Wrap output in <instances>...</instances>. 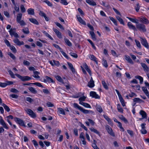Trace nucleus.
I'll list each match as a JSON object with an SVG mask.
<instances>
[{
  "label": "nucleus",
  "instance_id": "1",
  "mask_svg": "<svg viewBox=\"0 0 149 149\" xmlns=\"http://www.w3.org/2000/svg\"><path fill=\"white\" fill-rule=\"evenodd\" d=\"M22 17V14L20 13L18 14L17 16L16 21L21 26H23L25 25L26 24L23 20H21Z\"/></svg>",
  "mask_w": 149,
  "mask_h": 149
},
{
  "label": "nucleus",
  "instance_id": "2",
  "mask_svg": "<svg viewBox=\"0 0 149 149\" xmlns=\"http://www.w3.org/2000/svg\"><path fill=\"white\" fill-rule=\"evenodd\" d=\"M136 28L140 31L143 32H146V31L145 25L142 24H136Z\"/></svg>",
  "mask_w": 149,
  "mask_h": 149
},
{
  "label": "nucleus",
  "instance_id": "3",
  "mask_svg": "<svg viewBox=\"0 0 149 149\" xmlns=\"http://www.w3.org/2000/svg\"><path fill=\"white\" fill-rule=\"evenodd\" d=\"M15 75L22 81H28L31 79V78L28 76H22L20 74H16Z\"/></svg>",
  "mask_w": 149,
  "mask_h": 149
},
{
  "label": "nucleus",
  "instance_id": "4",
  "mask_svg": "<svg viewBox=\"0 0 149 149\" xmlns=\"http://www.w3.org/2000/svg\"><path fill=\"white\" fill-rule=\"evenodd\" d=\"M15 121L20 126L26 127L24 121L19 118L16 117L14 118Z\"/></svg>",
  "mask_w": 149,
  "mask_h": 149
},
{
  "label": "nucleus",
  "instance_id": "5",
  "mask_svg": "<svg viewBox=\"0 0 149 149\" xmlns=\"http://www.w3.org/2000/svg\"><path fill=\"white\" fill-rule=\"evenodd\" d=\"M138 19L139 20L140 22L146 25L148 24L149 23L148 20L145 17H138Z\"/></svg>",
  "mask_w": 149,
  "mask_h": 149
},
{
  "label": "nucleus",
  "instance_id": "6",
  "mask_svg": "<svg viewBox=\"0 0 149 149\" xmlns=\"http://www.w3.org/2000/svg\"><path fill=\"white\" fill-rule=\"evenodd\" d=\"M141 41V44L145 47L148 49L149 48V45L146 40L145 38H143L142 37H140Z\"/></svg>",
  "mask_w": 149,
  "mask_h": 149
},
{
  "label": "nucleus",
  "instance_id": "7",
  "mask_svg": "<svg viewBox=\"0 0 149 149\" xmlns=\"http://www.w3.org/2000/svg\"><path fill=\"white\" fill-rule=\"evenodd\" d=\"M26 111L32 118H35L36 117V114L30 109H28Z\"/></svg>",
  "mask_w": 149,
  "mask_h": 149
},
{
  "label": "nucleus",
  "instance_id": "8",
  "mask_svg": "<svg viewBox=\"0 0 149 149\" xmlns=\"http://www.w3.org/2000/svg\"><path fill=\"white\" fill-rule=\"evenodd\" d=\"M90 96L95 99H99L100 98V96L97 94L94 91H91L90 93Z\"/></svg>",
  "mask_w": 149,
  "mask_h": 149
},
{
  "label": "nucleus",
  "instance_id": "9",
  "mask_svg": "<svg viewBox=\"0 0 149 149\" xmlns=\"http://www.w3.org/2000/svg\"><path fill=\"white\" fill-rule=\"evenodd\" d=\"M106 128L107 132L109 134L113 136H115V134L113 132L112 129L109 126L107 125L106 127Z\"/></svg>",
  "mask_w": 149,
  "mask_h": 149
},
{
  "label": "nucleus",
  "instance_id": "10",
  "mask_svg": "<svg viewBox=\"0 0 149 149\" xmlns=\"http://www.w3.org/2000/svg\"><path fill=\"white\" fill-rule=\"evenodd\" d=\"M0 123L3 126V127L6 129H8V127L7 126L6 123L4 121L2 118L0 116Z\"/></svg>",
  "mask_w": 149,
  "mask_h": 149
},
{
  "label": "nucleus",
  "instance_id": "11",
  "mask_svg": "<svg viewBox=\"0 0 149 149\" xmlns=\"http://www.w3.org/2000/svg\"><path fill=\"white\" fill-rule=\"evenodd\" d=\"M13 42L18 46H20L24 45V43L23 41H20L17 38H16L13 40Z\"/></svg>",
  "mask_w": 149,
  "mask_h": 149
},
{
  "label": "nucleus",
  "instance_id": "12",
  "mask_svg": "<svg viewBox=\"0 0 149 149\" xmlns=\"http://www.w3.org/2000/svg\"><path fill=\"white\" fill-rule=\"evenodd\" d=\"M141 66L143 67L144 71L146 72H149V68L144 63H141Z\"/></svg>",
  "mask_w": 149,
  "mask_h": 149
},
{
  "label": "nucleus",
  "instance_id": "13",
  "mask_svg": "<svg viewBox=\"0 0 149 149\" xmlns=\"http://www.w3.org/2000/svg\"><path fill=\"white\" fill-rule=\"evenodd\" d=\"M127 25L130 29H132L134 31H136L135 26L133 25L130 22H128L127 23Z\"/></svg>",
  "mask_w": 149,
  "mask_h": 149
},
{
  "label": "nucleus",
  "instance_id": "14",
  "mask_svg": "<svg viewBox=\"0 0 149 149\" xmlns=\"http://www.w3.org/2000/svg\"><path fill=\"white\" fill-rule=\"evenodd\" d=\"M53 30L55 32L58 38H62L61 33L58 30L56 29L53 28Z\"/></svg>",
  "mask_w": 149,
  "mask_h": 149
},
{
  "label": "nucleus",
  "instance_id": "15",
  "mask_svg": "<svg viewBox=\"0 0 149 149\" xmlns=\"http://www.w3.org/2000/svg\"><path fill=\"white\" fill-rule=\"evenodd\" d=\"M88 57L91 60L94 61L97 64H98L97 58L94 55L90 54L88 56Z\"/></svg>",
  "mask_w": 149,
  "mask_h": 149
},
{
  "label": "nucleus",
  "instance_id": "16",
  "mask_svg": "<svg viewBox=\"0 0 149 149\" xmlns=\"http://www.w3.org/2000/svg\"><path fill=\"white\" fill-rule=\"evenodd\" d=\"M94 81L91 77L90 81L88 82L87 86L89 87L92 88L94 86Z\"/></svg>",
  "mask_w": 149,
  "mask_h": 149
},
{
  "label": "nucleus",
  "instance_id": "17",
  "mask_svg": "<svg viewBox=\"0 0 149 149\" xmlns=\"http://www.w3.org/2000/svg\"><path fill=\"white\" fill-rule=\"evenodd\" d=\"M77 17L78 21L80 23L83 25H86V23L80 17V16L79 15H77Z\"/></svg>",
  "mask_w": 149,
  "mask_h": 149
},
{
  "label": "nucleus",
  "instance_id": "18",
  "mask_svg": "<svg viewBox=\"0 0 149 149\" xmlns=\"http://www.w3.org/2000/svg\"><path fill=\"white\" fill-rule=\"evenodd\" d=\"M125 60L127 61L129 63L132 64H133L134 62L130 58L129 56L126 55L125 56Z\"/></svg>",
  "mask_w": 149,
  "mask_h": 149
},
{
  "label": "nucleus",
  "instance_id": "19",
  "mask_svg": "<svg viewBox=\"0 0 149 149\" xmlns=\"http://www.w3.org/2000/svg\"><path fill=\"white\" fill-rule=\"evenodd\" d=\"M86 2L90 5L94 6L96 5V3L92 0H86Z\"/></svg>",
  "mask_w": 149,
  "mask_h": 149
},
{
  "label": "nucleus",
  "instance_id": "20",
  "mask_svg": "<svg viewBox=\"0 0 149 149\" xmlns=\"http://www.w3.org/2000/svg\"><path fill=\"white\" fill-rule=\"evenodd\" d=\"M29 20L31 23L34 24H36L37 25H38L39 24L38 22L35 19L29 18Z\"/></svg>",
  "mask_w": 149,
  "mask_h": 149
},
{
  "label": "nucleus",
  "instance_id": "21",
  "mask_svg": "<svg viewBox=\"0 0 149 149\" xmlns=\"http://www.w3.org/2000/svg\"><path fill=\"white\" fill-rule=\"evenodd\" d=\"M29 91L32 93L35 94L37 93V91L35 88L32 87H30L28 88Z\"/></svg>",
  "mask_w": 149,
  "mask_h": 149
},
{
  "label": "nucleus",
  "instance_id": "22",
  "mask_svg": "<svg viewBox=\"0 0 149 149\" xmlns=\"http://www.w3.org/2000/svg\"><path fill=\"white\" fill-rule=\"evenodd\" d=\"M140 114L142 116V118H147V114L144 111L141 110L140 111Z\"/></svg>",
  "mask_w": 149,
  "mask_h": 149
},
{
  "label": "nucleus",
  "instance_id": "23",
  "mask_svg": "<svg viewBox=\"0 0 149 149\" xmlns=\"http://www.w3.org/2000/svg\"><path fill=\"white\" fill-rule=\"evenodd\" d=\"M34 75L33 76L36 79H39L40 78V76L38 75V74H40V73L37 71H33Z\"/></svg>",
  "mask_w": 149,
  "mask_h": 149
},
{
  "label": "nucleus",
  "instance_id": "24",
  "mask_svg": "<svg viewBox=\"0 0 149 149\" xmlns=\"http://www.w3.org/2000/svg\"><path fill=\"white\" fill-rule=\"evenodd\" d=\"M83 67L86 69L88 72L90 74L91 73V71L89 68L87 64L85 63L83 64Z\"/></svg>",
  "mask_w": 149,
  "mask_h": 149
},
{
  "label": "nucleus",
  "instance_id": "25",
  "mask_svg": "<svg viewBox=\"0 0 149 149\" xmlns=\"http://www.w3.org/2000/svg\"><path fill=\"white\" fill-rule=\"evenodd\" d=\"M27 12L28 14L33 15L34 14V9L30 8L28 9Z\"/></svg>",
  "mask_w": 149,
  "mask_h": 149
},
{
  "label": "nucleus",
  "instance_id": "26",
  "mask_svg": "<svg viewBox=\"0 0 149 149\" xmlns=\"http://www.w3.org/2000/svg\"><path fill=\"white\" fill-rule=\"evenodd\" d=\"M116 17L117 20L120 22V24H122L124 25H125L123 19L120 18V17L118 16H116Z\"/></svg>",
  "mask_w": 149,
  "mask_h": 149
},
{
  "label": "nucleus",
  "instance_id": "27",
  "mask_svg": "<svg viewBox=\"0 0 149 149\" xmlns=\"http://www.w3.org/2000/svg\"><path fill=\"white\" fill-rule=\"evenodd\" d=\"M67 63L68 66H69V68H70L72 71L73 72H75V70L73 68L72 64L71 63L68 62Z\"/></svg>",
  "mask_w": 149,
  "mask_h": 149
},
{
  "label": "nucleus",
  "instance_id": "28",
  "mask_svg": "<svg viewBox=\"0 0 149 149\" xmlns=\"http://www.w3.org/2000/svg\"><path fill=\"white\" fill-rule=\"evenodd\" d=\"M58 112L59 113L63 115H65V113L64 110L62 108H58Z\"/></svg>",
  "mask_w": 149,
  "mask_h": 149
},
{
  "label": "nucleus",
  "instance_id": "29",
  "mask_svg": "<svg viewBox=\"0 0 149 149\" xmlns=\"http://www.w3.org/2000/svg\"><path fill=\"white\" fill-rule=\"evenodd\" d=\"M127 18H128L130 21L132 22L136 23V24L138 23V20L137 19H133L128 17H127Z\"/></svg>",
  "mask_w": 149,
  "mask_h": 149
},
{
  "label": "nucleus",
  "instance_id": "30",
  "mask_svg": "<svg viewBox=\"0 0 149 149\" xmlns=\"http://www.w3.org/2000/svg\"><path fill=\"white\" fill-rule=\"evenodd\" d=\"M16 29H11L9 31L10 35L12 36L14 33L16 32Z\"/></svg>",
  "mask_w": 149,
  "mask_h": 149
},
{
  "label": "nucleus",
  "instance_id": "31",
  "mask_svg": "<svg viewBox=\"0 0 149 149\" xmlns=\"http://www.w3.org/2000/svg\"><path fill=\"white\" fill-rule=\"evenodd\" d=\"M90 130L93 132L99 135L100 136V133L99 132H98L97 130L94 128L93 127L90 128H89Z\"/></svg>",
  "mask_w": 149,
  "mask_h": 149
},
{
  "label": "nucleus",
  "instance_id": "32",
  "mask_svg": "<svg viewBox=\"0 0 149 149\" xmlns=\"http://www.w3.org/2000/svg\"><path fill=\"white\" fill-rule=\"evenodd\" d=\"M135 78L139 79L140 81V83L142 84L143 83V78L139 75H137L135 76Z\"/></svg>",
  "mask_w": 149,
  "mask_h": 149
},
{
  "label": "nucleus",
  "instance_id": "33",
  "mask_svg": "<svg viewBox=\"0 0 149 149\" xmlns=\"http://www.w3.org/2000/svg\"><path fill=\"white\" fill-rule=\"evenodd\" d=\"M1 105L4 107L5 109L8 112L10 111V109L5 104L3 103L1 104Z\"/></svg>",
  "mask_w": 149,
  "mask_h": 149
},
{
  "label": "nucleus",
  "instance_id": "34",
  "mask_svg": "<svg viewBox=\"0 0 149 149\" xmlns=\"http://www.w3.org/2000/svg\"><path fill=\"white\" fill-rule=\"evenodd\" d=\"M96 109L100 113H101L103 111V109L99 105H96Z\"/></svg>",
  "mask_w": 149,
  "mask_h": 149
},
{
  "label": "nucleus",
  "instance_id": "35",
  "mask_svg": "<svg viewBox=\"0 0 149 149\" xmlns=\"http://www.w3.org/2000/svg\"><path fill=\"white\" fill-rule=\"evenodd\" d=\"M90 33L92 39L94 40H96V38H95V34L93 31H90Z\"/></svg>",
  "mask_w": 149,
  "mask_h": 149
},
{
  "label": "nucleus",
  "instance_id": "36",
  "mask_svg": "<svg viewBox=\"0 0 149 149\" xmlns=\"http://www.w3.org/2000/svg\"><path fill=\"white\" fill-rule=\"evenodd\" d=\"M134 102H139L140 103L144 102L143 101L139 98H135L133 99Z\"/></svg>",
  "mask_w": 149,
  "mask_h": 149
},
{
  "label": "nucleus",
  "instance_id": "37",
  "mask_svg": "<svg viewBox=\"0 0 149 149\" xmlns=\"http://www.w3.org/2000/svg\"><path fill=\"white\" fill-rule=\"evenodd\" d=\"M118 97L119 98L120 101L123 107H124L125 106V105L124 102V101L123 99V97H122L121 95L120 96Z\"/></svg>",
  "mask_w": 149,
  "mask_h": 149
},
{
  "label": "nucleus",
  "instance_id": "38",
  "mask_svg": "<svg viewBox=\"0 0 149 149\" xmlns=\"http://www.w3.org/2000/svg\"><path fill=\"white\" fill-rule=\"evenodd\" d=\"M22 31L23 33L26 34H28L29 33V29L28 28H24L22 29Z\"/></svg>",
  "mask_w": 149,
  "mask_h": 149
},
{
  "label": "nucleus",
  "instance_id": "39",
  "mask_svg": "<svg viewBox=\"0 0 149 149\" xmlns=\"http://www.w3.org/2000/svg\"><path fill=\"white\" fill-rule=\"evenodd\" d=\"M9 47L11 50L12 51L13 53H16V52L17 50L14 46L11 45Z\"/></svg>",
  "mask_w": 149,
  "mask_h": 149
},
{
  "label": "nucleus",
  "instance_id": "40",
  "mask_svg": "<svg viewBox=\"0 0 149 149\" xmlns=\"http://www.w3.org/2000/svg\"><path fill=\"white\" fill-rule=\"evenodd\" d=\"M117 109L118 111L119 112H121V113H123V109L122 108L120 107V105L119 104H118L117 105Z\"/></svg>",
  "mask_w": 149,
  "mask_h": 149
},
{
  "label": "nucleus",
  "instance_id": "41",
  "mask_svg": "<svg viewBox=\"0 0 149 149\" xmlns=\"http://www.w3.org/2000/svg\"><path fill=\"white\" fill-rule=\"evenodd\" d=\"M96 141L93 140V143L92 144V146L94 149H99L96 144Z\"/></svg>",
  "mask_w": 149,
  "mask_h": 149
},
{
  "label": "nucleus",
  "instance_id": "42",
  "mask_svg": "<svg viewBox=\"0 0 149 149\" xmlns=\"http://www.w3.org/2000/svg\"><path fill=\"white\" fill-rule=\"evenodd\" d=\"M64 40L65 43L68 46H70L72 45L70 41L68 39L65 38Z\"/></svg>",
  "mask_w": 149,
  "mask_h": 149
},
{
  "label": "nucleus",
  "instance_id": "43",
  "mask_svg": "<svg viewBox=\"0 0 149 149\" xmlns=\"http://www.w3.org/2000/svg\"><path fill=\"white\" fill-rule=\"evenodd\" d=\"M81 109H82L80 110V111H81V112H82L85 114H87L89 112L91 111L90 110H88L84 109L82 107V108Z\"/></svg>",
  "mask_w": 149,
  "mask_h": 149
},
{
  "label": "nucleus",
  "instance_id": "44",
  "mask_svg": "<svg viewBox=\"0 0 149 149\" xmlns=\"http://www.w3.org/2000/svg\"><path fill=\"white\" fill-rule=\"evenodd\" d=\"M74 107L75 108L78 109L80 111L82 109V107L79 106V105L76 103H74L73 104Z\"/></svg>",
  "mask_w": 149,
  "mask_h": 149
},
{
  "label": "nucleus",
  "instance_id": "45",
  "mask_svg": "<svg viewBox=\"0 0 149 149\" xmlns=\"http://www.w3.org/2000/svg\"><path fill=\"white\" fill-rule=\"evenodd\" d=\"M45 78L46 79V80H47V82H53V79L51 78L50 77L47 76H46L45 77Z\"/></svg>",
  "mask_w": 149,
  "mask_h": 149
},
{
  "label": "nucleus",
  "instance_id": "46",
  "mask_svg": "<svg viewBox=\"0 0 149 149\" xmlns=\"http://www.w3.org/2000/svg\"><path fill=\"white\" fill-rule=\"evenodd\" d=\"M55 23L57 26L58 27L61 29L63 30L64 29L63 26L59 23H58V22H55Z\"/></svg>",
  "mask_w": 149,
  "mask_h": 149
},
{
  "label": "nucleus",
  "instance_id": "47",
  "mask_svg": "<svg viewBox=\"0 0 149 149\" xmlns=\"http://www.w3.org/2000/svg\"><path fill=\"white\" fill-rule=\"evenodd\" d=\"M109 18L110 20L114 23V24L116 26L117 25L116 20L114 19L113 17H110Z\"/></svg>",
  "mask_w": 149,
  "mask_h": 149
},
{
  "label": "nucleus",
  "instance_id": "48",
  "mask_svg": "<svg viewBox=\"0 0 149 149\" xmlns=\"http://www.w3.org/2000/svg\"><path fill=\"white\" fill-rule=\"evenodd\" d=\"M8 54L13 60H15L16 59V58L15 56L11 53L9 52L8 53Z\"/></svg>",
  "mask_w": 149,
  "mask_h": 149
},
{
  "label": "nucleus",
  "instance_id": "49",
  "mask_svg": "<svg viewBox=\"0 0 149 149\" xmlns=\"http://www.w3.org/2000/svg\"><path fill=\"white\" fill-rule=\"evenodd\" d=\"M103 116L104 118L109 123H110L111 122V120L107 116L105 115H103Z\"/></svg>",
  "mask_w": 149,
  "mask_h": 149
},
{
  "label": "nucleus",
  "instance_id": "50",
  "mask_svg": "<svg viewBox=\"0 0 149 149\" xmlns=\"http://www.w3.org/2000/svg\"><path fill=\"white\" fill-rule=\"evenodd\" d=\"M120 118L121 120H123L125 123H128V121L127 119L124 117L123 115H121V116L120 117Z\"/></svg>",
  "mask_w": 149,
  "mask_h": 149
},
{
  "label": "nucleus",
  "instance_id": "51",
  "mask_svg": "<svg viewBox=\"0 0 149 149\" xmlns=\"http://www.w3.org/2000/svg\"><path fill=\"white\" fill-rule=\"evenodd\" d=\"M102 84L104 87V88L106 89H108V88L107 84H106L105 81H102Z\"/></svg>",
  "mask_w": 149,
  "mask_h": 149
},
{
  "label": "nucleus",
  "instance_id": "52",
  "mask_svg": "<svg viewBox=\"0 0 149 149\" xmlns=\"http://www.w3.org/2000/svg\"><path fill=\"white\" fill-rule=\"evenodd\" d=\"M33 84L36 85L38 87H41L42 88H44L43 86L40 83L35 82L34 83H33Z\"/></svg>",
  "mask_w": 149,
  "mask_h": 149
},
{
  "label": "nucleus",
  "instance_id": "53",
  "mask_svg": "<svg viewBox=\"0 0 149 149\" xmlns=\"http://www.w3.org/2000/svg\"><path fill=\"white\" fill-rule=\"evenodd\" d=\"M70 54L71 56L75 58H77L78 57V55L77 54L75 53L70 52Z\"/></svg>",
  "mask_w": 149,
  "mask_h": 149
},
{
  "label": "nucleus",
  "instance_id": "54",
  "mask_svg": "<svg viewBox=\"0 0 149 149\" xmlns=\"http://www.w3.org/2000/svg\"><path fill=\"white\" fill-rule=\"evenodd\" d=\"M44 2H45L50 7H52L53 6L52 4L47 0H45Z\"/></svg>",
  "mask_w": 149,
  "mask_h": 149
},
{
  "label": "nucleus",
  "instance_id": "55",
  "mask_svg": "<svg viewBox=\"0 0 149 149\" xmlns=\"http://www.w3.org/2000/svg\"><path fill=\"white\" fill-rule=\"evenodd\" d=\"M60 3L65 5H67L68 4L66 0H60Z\"/></svg>",
  "mask_w": 149,
  "mask_h": 149
},
{
  "label": "nucleus",
  "instance_id": "56",
  "mask_svg": "<svg viewBox=\"0 0 149 149\" xmlns=\"http://www.w3.org/2000/svg\"><path fill=\"white\" fill-rule=\"evenodd\" d=\"M56 79L59 82H63V79L61 78V77L58 75H57L56 77Z\"/></svg>",
  "mask_w": 149,
  "mask_h": 149
},
{
  "label": "nucleus",
  "instance_id": "57",
  "mask_svg": "<svg viewBox=\"0 0 149 149\" xmlns=\"http://www.w3.org/2000/svg\"><path fill=\"white\" fill-rule=\"evenodd\" d=\"M8 72L10 75L11 77L12 78H15V75L11 70H9L8 71Z\"/></svg>",
  "mask_w": 149,
  "mask_h": 149
},
{
  "label": "nucleus",
  "instance_id": "58",
  "mask_svg": "<svg viewBox=\"0 0 149 149\" xmlns=\"http://www.w3.org/2000/svg\"><path fill=\"white\" fill-rule=\"evenodd\" d=\"M127 132L132 137L134 135V133L133 131L130 130H127Z\"/></svg>",
  "mask_w": 149,
  "mask_h": 149
},
{
  "label": "nucleus",
  "instance_id": "59",
  "mask_svg": "<svg viewBox=\"0 0 149 149\" xmlns=\"http://www.w3.org/2000/svg\"><path fill=\"white\" fill-rule=\"evenodd\" d=\"M135 7L136 11L137 12H138L140 8L139 4V3H137Z\"/></svg>",
  "mask_w": 149,
  "mask_h": 149
},
{
  "label": "nucleus",
  "instance_id": "60",
  "mask_svg": "<svg viewBox=\"0 0 149 149\" xmlns=\"http://www.w3.org/2000/svg\"><path fill=\"white\" fill-rule=\"evenodd\" d=\"M26 100L30 103L33 101V99L29 97H26Z\"/></svg>",
  "mask_w": 149,
  "mask_h": 149
},
{
  "label": "nucleus",
  "instance_id": "61",
  "mask_svg": "<svg viewBox=\"0 0 149 149\" xmlns=\"http://www.w3.org/2000/svg\"><path fill=\"white\" fill-rule=\"evenodd\" d=\"M103 65L106 68L107 67L108 65L107 61L104 59L103 60Z\"/></svg>",
  "mask_w": 149,
  "mask_h": 149
},
{
  "label": "nucleus",
  "instance_id": "62",
  "mask_svg": "<svg viewBox=\"0 0 149 149\" xmlns=\"http://www.w3.org/2000/svg\"><path fill=\"white\" fill-rule=\"evenodd\" d=\"M83 106L86 108H91V107L89 104L86 102H84V104H83Z\"/></svg>",
  "mask_w": 149,
  "mask_h": 149
},
{
  "label": "nucleus",
  "instance_id": "63",
  "mask_svg": "<svg viewBox=\"0 0 149 149\" xmlns=\"http://www.w3.org/2000/svg\"><path fill=\"white\" fill-rule=\"evenodd\" d=\"M43 92L45 94H50V92L47 89H43Z\"/></svg>",
  "mask_w": 149,
  "mask_h": 149
},
{
  "label": "nucleus",
  "instance_id": "64",
  "mask_svg": "<svg viewBox=\"0 0 149 149\" xmlns=\"http://www.w3.org/2000/svg\"><path fill=\"white\" fill-rule=\"evenodd\" d=\"M4 42L8 47H10L11 45L7 39H6L4 40Z\"/></svg>",
  "mask_w": 149,
  "mask_h": 149
}]
</instances>
